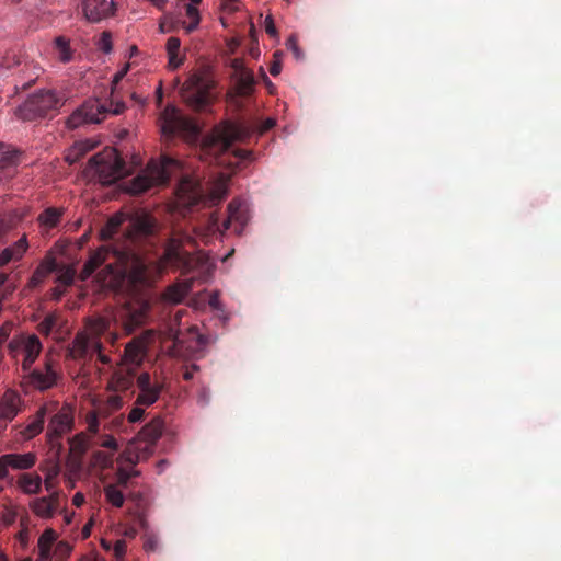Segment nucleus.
Returning a JSON list of instances; mask_svg holds the SVG:
<instances>
[{"instance_id":"obj_3","label":"nucleus","mask_w":561,"mask_h":561,"mask_svg":"<svg viewBox=\"0 0 561 561\" xmlns=\"http://www.w3.org/2000/svg\"><path fill=\"white\" fill-rule=\"evenodd\" d=\"M181 168V161L163 154L160 160H150L146 169L128 182L126 190L133 195H139L153 186L165 185L171 174Z\"/></svg>"},{"instance_id":"obj_5","label":"nucleus","mask_w":561,"mask_h":561,"mask_svg":"<svg viewBox=\"0 0 561 561\" xmlns=\"http://www.w3.org/2000/svg\"><path fill=\"white\" fill-rule=\"evenodd\" d=\"M161 263L163 267H173L181 270L183 274L198 271L201 274L209 273L213 264L205 253L192 254L183 249L176 241L171 240L163 253Z\"/></svg>"},{"instance_id":"obj_29","label":"nucleus","mask_w":561,"mask_h":561,"mask_svg":"<svg viewBox=\"0 0 561 561\" xmlns=\"http://www.w3.org/2000/svg\"><path fill=\"white\" fill-rule=\"evenodd\" d=\"M18 485L25 494H37L42 488V478L37 474H22Z\"/></svg>"},{"instance_id":"obj_61","label":"nucleus","mask_w":561,"mask_h":561,"mask_svg":"<svg viewBox=\"0 0 561 561\" xmlns=\"http://www.w3.org/2000/svg\"><path fill=\"white\" fill-rule=\"evenodd\" d=\"M128 68H129V66L126 65L122 70H119L118 72L115 73V76H114V78L112 80L113 89L126 76V73L128 71Z\"/></svg>"},{"instance_id":"obj_18","label":"nucleus","mask_w":561,"mask_h":561,"mask_svg":"<svg viewBox=\"0 0 561 561\" xmlns=\"http://www.w3.org/2000/svg\"><path fill=\"white\" fill-rule=\"evenodd\" d=\"M136 382L139 389L136 404L149 407L159 399L162 385L158 381L152 382L151 376L148 373L140 374Z\"/></svg>"},{"instance_id":"obj_20","label":"nucleus","mask_w":561,"mask_h":561,"mask_svg":"<svg viewBox=\"0 0 561 561\" xmlns=\"http://www.w3.org/2000/svg\"><path fill=\"white\" fill-rule=\"evenodd\" d=\"M38 330L42 334L51 335L58 341H64L70 332L67 320L58 312L47 314L39 323Z\"/></svg>"},{"instance_id":"obj_14","label":"nucleus","mask_w":561,"mask_h":561,"mask_svg":"<svg viewBox=\"0 0 561 561\" xmlns=\"http://www.w3.org/2000/svg\"><path fill=\"white\" fill-rule=\"evenodd\" d=\"M8 348L13 357H16L20 353L24 354L22 368L28 370L42 351V343L35 334H20L9 342Z\"/></svg>"},{"instance_id":"obj_47","label":"nucleus","mask_w":561,"mask_h":561,"mask_svg":"<svg viewBox=\"0 0 561 561\" xmlns=\"http://www.w3.org/2000/svg\"><path fill=\"white\" fill-rule=\"evenodd\" d=\"M126 550L127 546L125 539L116 540L113 546V556L115 558V561H124Z\"/></svg>"},{"instance_id":"obj_19","label":"nucleus","mask_w":561,"mask_h":561,"mask_svg":"<svg viewBox=\"0 0 561 561\" xmlns=\"http://www.w3.org/2000/svg\"><path fill=\"white\" fill-rule=\"evenodd\" d=\"M82 10L88 21L96 23L112 16L115 4L113 0H82Z\"/></svg>"},{"instance_id":"obj_42","label":"nucleus","mask_w":561,"mask_h":561,"mask_svg":"<svg viewBox=\"0 0 561 561\" xmlns=\"http://www.w3.org/2000/svg\"><path fill=\"white\" fill-rule=\"evenodd\" d=\"M55 45L59 53V59L64 62H68L70 60V46L68 41L59 36L55 39Z\"/></svg>"},{"instance_id":"obj_39","label":"nucleus","mask_w":561,"mask_h":561,"mask_svg":"<svg viewBox=\"0 0 561 561\" xmlns=\"http://www.w3.org/2000/svg\"><path fill=\"white\" fill-rule=\"evenodd\" d=\"M31 507L33 512L42 518L50 517L53 514L51 502L46 497L34 500L31 504Z\"/></svg>"},{"instance_id":"obj_17","label":"nucleus","mask_w":561,"mask_h":561,"mask_svg":"<svg viewBox=\"0 0 561 561\" xmlns=\"http://www.w3.org/2000/svg\"><path fill=\"white\" fill-rule=\"evenodd\" d=\"M37 456L28 451L24 454H4L0 456V479L9 476V469L27 470L35 466Z\"/></svg>"},{"instance_id":"obj_21","label":"nucleus","mask_w":561,"mask_h":561,"mask_svg":"<svg viewBox=\"0 0 561 561\" xmlns=\"http://www.w3.org/2000/svg\"><path fill=\"white\" fill-rule=\"evenodd\" d=\"M153 337V331L147 330L141 335L134 337L125 348V357L133 364H140L149 342Z\"/></svg>"},{"instance_id":"obj_31","label":"nucleus","mask_w":561,"mask_h":561,"mask_svg":"<svg viewBox=\"0 0 561 561\" xmlns=\"http://www.w3.org/2000/svg\"><path fill=\"white\" fill-rule=\"evenodd\" d=\"M148 457L147 455H144L139 451H136L131 449V447H128L127 450H125L119 456L121 463H128L131 466L130 469H128V473L130 479L140 476V471L134 469V467L144 458Z\"/></svg>"},{"instance_id":"obj_36","label":"nucleus","mask_w":561,"mask_h":561,"mask_svg":"<svg viewBox=\"0 0 561 561\" xmlns=\"http://www.w3.org/2000/svg\"><path fill=\"white\" fill-rule=\"evenodd\" d=\"M53 273L50 271V268H48L46 266V264H44L42 261L41 263L38 264V266L36 267V270L34 271L33 275L31 276L25 289H34L36 288L37 286H39L44 280L45 278L50 274Z\"/></svg>"},{"instance_id":"obj_43","label":"nucleus","mask_w":561,"mask_h":561,"mask_svg":"<svg viewBox=\"0 0 561 561\" xmlns=\"http://www.w3.org/2000/svg\"><path fill=\"white\" fill-rule=\"evenodd\" d=\"M116 483L114 485H117L118 488H122L123 490H127L129 485V473L128 469L123 466V463L118 467L116 471Z\"/></svg>"},{"instance_id":"obj_22","label":"nucleus","mask_w":561,"mask_h":561,"mask_svg":"<svg viewBox=\"0 0 561 561\" xmlns=\"http://www.w3.org/2000/svg\"><path fill=\"white\" fill-rule=\"evenodd\" d=\"M70 430V414L62 409L49 422L47 437L51 446H59V438Z\"/></svg>"},{"instance_id":"obj_46","label":"nucleus","mask_w":561,"mask_h":561,"mask_svg":"<svg viewBox=\"0 0 561 561\" xmlns=\"http://www.w3.org/2000/svg\"><path fill=\"white\" fill-rule=\"evenodd\" d=\"M159 547V539L157 535L152 533H146L144 535V549L147 552H153Z\"/></svg>"},{"instance_id":"obj_26","label":"nucleus","mask_w":561,"mask_h":561,"mask_svg":"<svg viewBox=\"0 0 561 561\" xmlns=\"http://www.w3.org/2000/svg\"><path fill=\"white\" fill-rule=\"evenodd\" d=\"M226 195H227V185L225 182H219V183H216L210 188L208 194H205L202 188L196 190L193 203L197 204L202 199H207L206 203H208L209 205L213 206V205H217L218 203H220L226 197Z\"/></svg>"},{"instance_id":"obj_49","label":"nucleus","mask_w":561,"mask_h":561,"mask_svg":"<svg viewBox=\"0 0 561 561\" xmlns=\"http://www.w3.org/2000/svg\"><path fill=\"white\" fill-rule=\"evenodd\" d=\"M16 518V511L11 506H4L1 512V522L4 525H11Z\"/></svg>"},{"instance_id":"obj_25","label":"nucleus","mask_w":561,"mask_h":561,"mask_svg":"<svg viewBox=\"0 0 561 561\" xmlns=\"http://www.w3.org/2000/svg\"><path fill=\"white\" fill-rule=\"evenodd\" d=\"M72 474L77 469H80L82 461L78 459V455L84 454L93 444V438L84 433L72 436Z\"/></svg>"},{"instance_id":"obj_34","label":"nucleus","mask_w":561,"mask_h":561,"mask_svg":"<svg viewBox=\"0 0 561 561\" xmlns=\"http://www.w3.org/2000/svg\"><path fill=\"white\" fill-rule=\"evenodd\" d=\"M87 107H88V105H85L82 110L72 112V125L75 124L77 118L81 117V116H84V121L90 122V123H99L101 121V115L105 112L103 106L99 105V103L96 101H94L91 104V110L93 107H95L96 108L95 112H88Z\"/></svg>"},{"instance_id":"obj_27","label":"nucleus","mask_w":561,"mask_h":561,"mask_svg":"<svg viewBox=\"0 0 561 561\" xmlns=\"http://www.w3.org/2000/svg\"><path fill=\"white\" fill-rule=\"evenodd\" d=\"M46 407L39 408L34 419L25 426L21 433L24 439H32L43 431Z\"/></svg>"},{"instance_id":"obj_7","label":"nucleus","mask_w":561,"mask_h":561,"mask_svg":"<svg viewBox=\"0 0 561 561\" xmlns=\"http://www.w3.org/2000/svg\"><path fill=\"white\" fill-rule=\"evenodd\" d=\"M215 81L202 73L192 75L183 84L181 95L186 105L196 112L206 111L214 102Z\"/></svg>"},{"instance_id":"obj_37","label":"nucleus","mask_w":561,"mask_h":561,"mask_svg":"<svg viewBox=\"0 0 561 561\" xmlns=\"http://www.w3.org/2000/svg\"><path fill=\"white\" fill-rule=\"evenodd\" d=\"M110 385L115 392L127 391L133 387L134 378L128 374L125 375L122 373H116L114 374Z\"/></svg>"},{"instance_id":"obj_33","label":"nucleus","mask_w":561,"mask_h":561,"mask_svg":"<svg viewBox=\"0 0 561 561\" xmlns=\"http://www.w3.org/2000/svg\"><path fill=\"white\" fill-rule=\"evenodd\" d=\"M18 161V151L10 145L0 144V170L12 168Z\"/></svg>"},{"instance_id":"obj_55","label":"nucleus","mask_w":561,"mask_h":561,"mask_svg":"<svg viewBox=\"0 0 561 561\" xmlns=\"http://www.w3.org/2000/svg\"><path fill=\"white\" fill-rule=\"evenodd\" d=\"M69 285L70 284H60L57 282L56 287L51 290V298L54 300H59Z\"/></svg>"},{"instance_id":"obj_38","label":"nucleus","mask_w":561,"mask_h":561,"mask_svg":"<svg viewBox=\"0 0 561 561\" xmlns=\"http://www.w3.org/2000/svg\"><path fill=\"white\" fill-rule=\"evenodd\" d=\"M113 453L95 450L92 454L90 463L94 468L105 469L113 465Z\"/></svg>"},{"instance_id":"obj_51","label":"nucleus","mask_w":561,"mask_h":561,"mask_svg":"<svg viewBox=\"0 0 561 561\" xmlns=\"http://www.w3.org/2000/svg\"><path fill=\"white\" fill-rule=\"evenodd\" d=\"M145 415V410L142 409V405H136L131 409V411L128 414V422L129 423H136L142 420Z\"/></svg>"},{"instance_id":"obj_59","label":"nucleus","mask_w":561,"mask_h":561,"mask_svg":"<svg viewBox=\"0 0 561 561\" xmlns=\"http://www.w3.org/2000/svg\"><path fill=\"white\" fill-rule=\"evenodd\" d=\"M234 157H237L240 160H251L252 159V151L245 150V149H234L233 150Z\"/></svg>"},{"instance_id":"obj_30","label":"nucleus","mask_w":561,"mask_h":561,"mask_svg":"<svg viewBox=\"0 0 561 561\" xmlns=\"http://www.w3.org/2000/svg\"><path fill=\"white\" fill-rule=\"evenodd\" d=\"M64 214L62 208L48 207L37 218L38 224L46 229L56 227Z\"/></svg>"},{"instance_id":"obj_64","label":"nucleus","mask_w":561,"mask_h":561,"mask_svg":"<svg viewBox=\"0 0 561 561\" xmlns=\"http://www.w3.org/2000/svg\"><path fill=\"white\" fill-rule=\"evenodd\" d=\"M80 561H105L100 559L95 553H89L80 559Z\"/></svg>"},{"instance_id":"obj_60","label":"nucleus","mask_w":561,"mask_h":561,"mask_svg":"<svg viewBox=\"0 0 561 561\" xmlns=\"http://www.w3.org/2000/svg\"><path fill=\"white\" fill-rule=\"evenodd\" d=\"M265 31L271 36H275L277 33L272 16L265 19Z\"/></svg>"},{"instance_id":"obj_52","label":"nucleus","mask_w":561,"mask_h":561,"mask_svg":"<svg viewBox=\"0 0 561 561\" xmlns=\"http://www.w3.org/2000/svg\"><path fill=\"white\" fill-rule=\"evenodd\" d=\"M210 402V390L207 387H202L197 394V403L201 407H206Z\"/></svg>"},{"instance_id":"obj_35","label":"nucleus","mask_w":561,"mask_h":561,"mask_svg":"<svg viewBox=\"0 0 561 561\" xmlns=\"http://www.w3.org/2000/svg\"><path fill=\"white\" fill-rule=\"evenodd\" d=\"M122 488L117 485L108 484L104 488V494L106 501L115 507H122L125 501V495Z\"/></svg>"},{"instance_id":"obj_63","label":"nucleus","mask_w":561,"mask_h":561,"mask_svg":"<svg viewBox=\"0 0 561 561\" xmlns=\"http://www.w3.org/2000/svg\"><path fill=\"white\" fill-rule=\"evenodd\" d=\"M136 519H137L139 526L142 529L146 530L148 528V523H147L146 517H145V515L142 513L137 512L136 513Z\"/></svg>"},{"instance_id":"obj_28","label":"nucleus","mask_w":561,"mask_h":561,"mask_svg":"<svg viewBox=\"0 0 561 561\" xmlns=\"http://www.w3.org/2000/svg\"><path fill=\"white\" fill-rule=\"evenodd\" d=\"M126 219V215L123 213H117L110 217L106 225L101 229L102 240L112 239L118 232Z\"/></svg>"},{"instance_id":"obj_9","label":"nucleus","mask_w":561,"mask_h":561,"mask_svg":"<svg viewBox=\"0 0 561 561\" xmlns=\"http://www.w3.org/2000/svg\"><path fill=\"white\" fill-rule=\"evenodd\" d=\"M233 70L231 76L233 80V88L227 93V99L238 110L242 108L240 98H249L255 91L256 80L252 70L245 67L243 59L234 58L230 62Z\"/></svg>"},{"instance_id":"obj_50","label":"nucleus","mask_w":561,"mask_h":561,"mask_svg":"<svg viewBox=\"0 0 561 561\" xmlns=\"http://www.w3.org/2000/svg\"><path fill=\"white\" fill-rule=\"evenodd\" d=\"M101 447L108 449V453H115L117 450V442L112 435H105L100 443Z\"/></svg>"},{"instance_id":"obj_41","label":"nucleus","mask_w":561,"mask_h":561,"mask_svg":"<svg viewBox=\"0 0 561 561\" xmlns=\"http://www.w3.org/2000/svg\"><path fill=\"white\" fill-rule=\"evenodd\" d=\"M96 146V142L93 140H80L75 141L72 144V156L75 154L76 158H79L80 156H83L85 152L91 151Z\"/></svg>"},{"instance_id":"obj_4","label":"nucleus","mask_w":561,"mask_h":561,"mask_svg":"<svg viewBox=\"0 0 561 561\" xmlns=\"http://www.w3.org/2000/svg\"><path fill=\"white\" fill-rule=\"evenodd\" d=\"M126 173L125 162L114 148H106L94 154L83 170L85 179L98 181L102 185H111L124 178Z\"/></svg>"},{"instance_id":"obj_10","label":"nucleus","mask_w":561,"mask_h":561,"mask_svg":"<svg viewBox=\"0 0 561 561\" xmlns=\"http://www.w3.org/2000/svg\"><path fill=\"white\" fill-rule=\"evenodd\" d=\"M160 128L162 135L169 138L176 135L195 137L198 134V127L193 119L183 116L173 105H168L161 113Z\"/></svg>"},{"instance_id":"obj_58","label":"nucleus","mask_w":561,"mask_h":561,"mask_svg":"<svg viewBox=\"0 0 561 561\" xmlns=\"http://www.w3.org/2000/svg\"><path fill=\"white\" fill-rule=\"evenodd\" d=\"M198 369H199V367L195 364H192L191 366H185L184 373H183V378L185 380H192L195 371H197Z\"/></svg>"},{"instance_id":"obj_57","label":"nucleus","mask_w":561,"mask_h":561,"mask_svg":"<svg viewBox=\"0 0 561 561\" xmlns=\"http://www.w3.org/2000/svg\"><path fill=\"white\" fill-rule=\"evenodd\" d=\"M168 56H169V67L171 69H178L183 64V59L179 57V54H171Z\"/></svg>"},{"instance_id":"obj_11","label":"nucleus","mask_w":561,"mask_h":561,"mask_svg":"<svg viewBox=\"0 0 561 561\" xmlns=\"http://www.w3.org/2000/svg\"><path fill=\"white\" fill-rule=\"evenodd\" d=\"M53 273L57 274L56 282L70 284V243L60 240L47 252L42 260Z\"/></svg>"},{"instance_id":"obj_8","label":"nucleus","mask_w":561,"mask_h":561,"mask_svg":"<svg viewBox=\"0 0 561 561\" xmlns=\"http://www.w3.org/2000/svg\"><path fill=\"white\" fill-rule=\"evenodd\" d=\"M227 211L228 215L222 222L216 213L210 214L207 219V234H224L229 229L237 234L243 231L249 219L245 205L240 199H233L229 203Z\"/></svg>"},{"instance_id":"obj_45","label":"nucleus","mask_w":561,"mask_h":561,"mask_svg":"<svg viewBox=\"0 0 561 561\" xmlns=\"http://www.w3.org/2000/svg\"><path fill=\"white\" fill-rule=\"evenodd\" d=\"M123 407V399L117 393H112L107 397L105 401V410L106 412H112L119 410Z\"/></svg>"},{"instance_id":"obj_23","label":"nucleus","mask_w":561,"mask_h":561,"mask_svg":"<svg viewBox=\"0 0 561 561\" xmlns=\"http://www.w3.org/2000/svg\"><path fill=\"white\" fill-rule=\"evenodd\" d=\"M20 396L12 390H7L0 400V419L13 420L20 411Z\"/></svg>"},{"instance_id":"obj_32","label":"nucleus","mask_w":561,"mask_h":561,"mask_svg":"<svg viewBox=\"0 0 561 561\" xmlns=\"http://www.w3.org/2000/svg\"><path fill=\"white\" fill-rule=\"evenodd\" d=\"M54 380L55 376L49 369L45 373L35 369L30 374V382L39 390L49 388L54 383Z\"/></svg>"},{"instance_id":"obj_48","label":"nucleus","mask_w":561,"mask_h":561,"mask_svg":"<svg viewBox=\"0 0 561 561\" xmlns=\"http://www.w3.org/2000/svg\"><path fill=\"white\" fill-rule=\"evenodd\" d=\"M98 45L103 53L110 54L113 49L112 34L110 32H103L101 34Z\"/></svg>"},{"instance_id":"obj_56","label":"nucleus","mask_w":561,"mask_h":561,"mask_svg":"<svg viewBox=\"0 0 561 561\" xmlns=\"http://www.w3.org/2000/svg\"><path fill=\"white\" fill-rule=\"evenodd\" d=\"M122 527H123L122 535L125 538L134 539L138 534L136 527H134V526L122 525Z\"/></svg>"},{"instance_id":"obj_16","label":"nucleus","mask_w":561,"mask_h":561,"mask_svg":"<svg viewBox=\"0 0 561 561\" xmlns=\"http://www.w3.org/2000/svg\"><path fill=\"white\" fill-rule=\"evenodd\" d=\"M251 135V129L241 123L226 122L216 131V141L222 151L231 148L236 141H244Z\"/></svg>"},{"instance_id":"obj_44","label":"nucleus","mask_w":561,"mask_h":561,"mask_svg":"<svg viewBox=\"0 0 561 561\" xmlns=\"http://www.w3.org/2000/svg\"><path fill=\"white\" fill-rule=\"evenodd\" d=\"M42 470L45 472L46 490L49 491L51 488V480L59 473V467L57 463L51 462L49 466L43 467Z\"/></svg>"},{"instance_id":"obj_13","label":"nucleus","mask_w":561,"mask_h":561,"mask_svg":"<svg viewBox=\"0 0 561 561\" xmlns=\"http://www.w3.org/2000/svg\"><path fill=\"white\" fill-rule=\"evenodd\" d=\"M58 535L47 528L37 541L38 558L36 561H67L70 556V547L66 541H57Z\"/></svg>"},{"instance_id":"obj_53","label":"nucleus","mask_w":561,"mask_h":561,"mask_svg":"<svg viewBox=\"0 0 561 561\" xmlns=\"http://www.w3.org/2000/svg\"><path fill=\"white\" fill-rule=\"evenodd\" d=\"M88 431L94 435L99 430V420L98 415L94 412H91L87 416Z\"/></svg>"},{"instance_id":"obj_62","label":"nucleus","mask_w":561,"mask_h":561,"mask_svg":"<svg viewBox=\"0 0 561 561\" xmlns=\"http://www.w3.org/2000/svg\"><path fill=\"white\" fill-rule=\"evenodd\" d=\"M18 538L23 546H26L30 538L27 528L20 530Z\"/></svg>"},{"instance_id":"obj_40","label":"nucleus","mask_w":561,"mask_h":561,"mask_svg":"<svg viewBox=\"0 0 561 561\" xmlns=\"http://www.w3.org/2000/svg\"><path fill=\"white\" fill-rule=\"evenodd\" d=\"M185 13L190 18L191 22L188 24L184 23V28L186 33H192L195 31L199 24L201 18L198 9L196 8L195 3H186L185 5Z\"/></svg>"},{"instance_id":"obj_6","label":"nucleus","mask_w":561,"mask_h":561,"mask_svg":"<svg viewBox=\"0 0 561 561\" xmlns=\"http://www.w3.org/2000/svg\"><path fill=\"white\" fill-rule=\"evenodd\" d=\"M65 102L66 96L64 94L53 90L41 91L30 95L15 108L14 114L19 119L33 121L60 108Z\"/></svg>"},{"instance_id":"obj_12","label":"nucleus","mask_w":561,"mask_h":561,"mask_svg":"<svg viewBox=\"0 0 561 561\" xmlns=\"http://www.w3.org/2000/svg\"><path fill=\"white\" fill-rule=\"evenodd\" d=\"M150 304L148 300L139 298L127 301L118 313V321L125 334H133L138 328L142 327L149 316Z\"/></svg>"},{"instance_id":"obj_54","label":"nucleus","mask_w":561,"mask_h":561,"mask_svg":"<svg viewBox=\"0 0 561 561\" xmlns=\"http://www.w3.org/2000/svg\"><path fill=\"white\" fill-rule=\"evenodd\" d=\"M165 46H167L168 55L179 54L180 47H181V41L178 37H170L167 41V45Z\"/></svg>"},{"instance_id":"obj_1","label":"nucleus","mask_w":561,"mask_h":561,"mask_svg":"<svg viewBox=\"0 0 561 561\" xmlns=\"http://www.w3.org/2000/svg\"><path fill=\"white\" fill-rule=\"evenodd\" d=\"M154 224L147 215H135L128 218V225L123 234L124 242L119 244H108L95 252L85 264L88 273H92L100 265L108 261L106 267L113 270L114 265L117 274H131L135 282L147 280L146 264L134 250V244L142 238L153 233Z\"/></svg>"},{"instance_id":"obj_2","label":"nucleus","mask_w":561,"mask_h":561,"mask_svg":"<svg viewBox=\"0 0 561 561\" xmlns=\"http://www.w3.org/2000/svg\"><path fill=\"white\" fill-rule=\"evenodd\" d=\"M107 329L108 323L102 318L89 320L84 330L79 332L72 340V359H95L104 365L111 364V358L104 354L100 341V335L105 333Z\"/></svg>"},{"instance_id":"obj_15","label":"nucleus","mask_w":561,"mask_h":561,"mask_svg":"<svg viewBox=\"0 0 561 561\" xmlns=\"http://www.w3.org/2000/svg\"><path fill=\"white\" fill-rule=\"evenodd\" d=\"M163 430L161 419L156 417L146 424L139 432L136 439L129 443L128 447L149 456L152 453L153 445L160 438Z\"/></svg>"},{"instance_id":"obj_24","label":"nucleus","mask_w":561,"mask_h":561,"mask_svg":"<svg viewBox=\"0 0 561 561\" xmlns=\"http://www.w3.org/2000/svg\"><path fill=\"white\" fill-rule=\"evenodd\" d=\"M28 248L26 236H22L12 245L0 252V268L9 264L11 261H19L23 257Z\"/></svg>"}]
</instances>
